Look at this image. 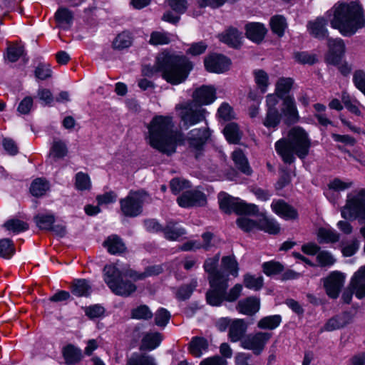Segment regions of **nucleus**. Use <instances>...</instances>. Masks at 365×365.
I'll return each mask as SVG.
<instances>
[{
	"mask_svg": "<svg viewBox=\"0 0 365 365\" xmlns=\"http://www.w3.org/2000/svg\"><path fill=\"white\" fill-rule=\"evenodd\" d=\"M56 20L58 26L63 29L70 28L73 21V14L71 11L66 8H60L55 14Z\"/></svg>",
	"mask_w": 365,
	"mask_h": 365,
	"instance_id": "obj_32",
	"label": "nucleus"
},
{
	"mask_svg": "<svg viewBox=\"0 0 365 365\" xmlns=\"http://www.w3.org/2000/svg\"><path fill=\"white\" fill-rule=\"evenodd\" d=\"M192 68V63L186 57L163 52L157 56L155 66L145 65L143 67L142 74L144 76L151 77L155 73L162 71V76L165 80L171 84L177 85L187 78Z\"/></svg>",
	"mask_w": 365,
	"mask_h": 365,
	"instance_id": "obj_1",
	"label": "nucleus"
},
{
	"mask_svg": "<svg viewBox=\"0 0 365 365\" xmlns=\"http://www.w3.org/2000/svg\"><path fill=\"white\" fill-rule=\"evenodd\" d=\"M15 252L13 242L9 239L0 240V256L5 259H9Z\"/></svg>",
	"mask_w": 365,
	"mask_h": 365,
	"instance_id": "obj_45",
	"label": "nucleus"
},
{
	"mask_svg": "<svg viewBox=\"0 0 365 365\" xmlns=\"http://www.w3.org/2000/svg\"><path fill=\"white\" fill-rule=\"evenodd\" d=\"M173 127L170 117H154L148 125L150 145L168 155L174 153L178 142L183 138L180 133L173 130Z\"/></svg>",
	"mask_w": 365,
	"mask_h": 365,
	"instance_id": "obj_2",
	"label": "nucleus"
},
{
	"mask_svg": "<svg viewBox=\"0 0 365 365\" xmlns=\"http://www.w3.org/2000/svg\"><path fill=\"white\" fill-rule=\"evenodd\" d=\"M341 216L345 219L353 218L365 222V189H361L347 200L341 210Z\"/></svg>",
	"mask_w": 365,
	"mask_h": 365,
	"instance_id": "obj_9",
	"label": "nucleus"
},
{
	"mask_svg": "<svg viewBox=\"0 0 365 365\" xmlns=\"http://www.w3.org/2000/svg\"><path fill=\"white\" fill-rule=\"evenodd\" d=\"M272 207L277 214L286 220H295L298 217L297 210L284 200H278L276 202H273Z\"/></svg>",
	"mask_w": 365,
	"mask_h": 365,
	"instance_id": "obj_25",
	"label": "nucleus"
},
{
	"mask_svg": "<svg viewBox=\"0 0 365 365\" xmlns=\"http://www.w3.org/2000/svg\"><path fill=\"white\" fill-rule=\"evenodd\" d=\"M132 43V37L130 34L123 31L119 34L113 42V47L115 49H123L128 48Z\"/></svg>",
	"mask_w": 365,
	"mask_h": 365,
	"instance_id": "obj_39",
	"label": "nucleus"
},
{
	"mask_svg": "<svg viewBox=\"0 0 365 365\" xmlns=\"http://www.w3.org/2000/svg\"><path fill=\"white\" fill-rule=\"evenodd\" d=\"M73 300V297L71 293L65 290H58L54 294H53L48 301L51 302L56 303H68Z\"/></svg>",
	"mask_w": 365,
	"mask_h": 365,
	"instance_id": "obj_53",
	"label": "nucleus"
},
{
	"mask_svg": "<svg viewBox=\"0 0 365 365\" xmlns=\"http://www.w3.org/2000/svg\"><path fill=\"white\" fill-rule=\"evenodd\" d=\"M210 130L207 127L203 129H193L188 134L190 148L195 152V157L197 159L204 150V145L210 137Z\"/></svg>",
	"mask_w": 365,
	"mask_h": 365,
	"instance_id": "obj_13",
	"label": "nucleus"
},
{
	"mask_svg": "<svg viewBox=\"0 0 365 365\" xmlns=\"http://www.w3.org/2000/svg\"><path fill=\"white\" fill-rule=\"evenodd\" d=\"M311 141L307 132L300 127L292 128L286 138L276 142L275 149L285 163H294L295 154L300 159L305 158L309 152Z\"/></svg>",
	"mask_w": 365,
	"mask_h": 365,
	"instance_id": "obj_3",
	"label": "nucleus"
},
{
	"mask_svg": "<svg viewBox=\"0 0 365 365\" xmlns=\"http://www.w3.org/2000/svg\"><path fill=\"white\" fill-rule=\"evenodd\" d=\"M4 227L7 230L15 234L26 231L29 228V225L26 222L19 219H10L7 220L4 223Z\"/></svg>",
	"mask_w": 365,
	"mask_h": 365,
	"instance_id": "obj_38",
	"label": "nucleus"
},
{
	"mask_svg": "<svg viewBox=\"0 0 365 365\" xmlns=\"http://www.w3.org/2000/svg\"><path fill=\"white\" fill-rule=\"evenodd\" d=\"M317 235L319 243L336 242L339 240V235L335 231L323 227L319 229Z\"/></svg>",
	"mask_w": 365,
	"mask_h": 365,
	"instance_id": "obj_41",
	"label": "nucleus"
},
{
	"mask_svg": "<svg viewBox=\"0 0 365 365\" xmlns=\"http://www.w3.org/2000/svg\"><path fill=\"white\" fill-rule=\"evenodd\" d=\"M63 358L68 365L75 364L83 357L81 351L73 345H68L63 350Z\"/></svg>",
	"mask_w": 365,
	"mask_h": 365,
	"instance_id": "obj_30",
	"label": "nucleus"
},
{
	"mask_svg": "<svg viewBox=\"0 0 365 365\" xmlns=\"http://www.w3.org/2000/svg\"><path fill=\"white\" fill-rule=\"evenodd\" d=\"M280 177L276 183L277 190H281L291 181V176L289 171L285 168H280Z\"/></svg>",
	"mask_w": 365,
	"mask_h": 365,
	"instance_id": "obj_60",
	"label": "nucleus"
},
{
	"mask_svg": "<svg viewBox=\"0 0 365 365\" xmlns=\"http://www.w3.org/2000/svg\"><path fill=\"white\" fill-rule=\"evenodd\" d=\"M283 106L282 111L286 117L285 123L290 125L297 122L299 115L293 98L287 96L283 100Z\"/></svg>",
	"mask_w": 365,
	"mask_h": 365,
	"instance_id": "obj_20",
	"label": "nucleus"
},
{
	"mask_svg": "<svg viewBox=\"0 0 365 365\" xmlns=\"http://www.w3.org/2000/svg\"><path fill=\"white\" fill-rule=\"evenodd\" d=\"M123 269H129L128 265L117 262L115 265L106 266L105 281L116 294L128 296L135 291L136 287L129 281L123 280V277H129L123 273Z\"/></svg>",
	"mask_w": 365,
	"mask_h": 365,
	"instance_id": "obj_5",
	"label": "nucleus"
},
{
	"mask_svg": "<svg viewBox=\"0 0 365 365\" xmlns=\"http://www.w3.org/2000/svg\"><path fill=\"white\" fill-rule=\"evenodd\" d=\"M179 110L181 128L188 129L190 126L204 120L205 110L195 102L188 101L176 106Z\"/></svg>",
	"mask_w": 365,
	"mask_h": 365,
	"instance_id": "obj_8",
	"label": "nucleus"
},
{
	"mask_svg": "<svg viewBox=\"0 0 365 365\" xmlns=\"http://www.w3.org/2000/svg\"><path fill=\"white\" fill-rule=\"evenodd\" d=\"M232 159L236 167L244 174L250 175L252 169L249 165L248 160L241 150H237L232 153Z\"/></svg>",
	"mask_w": 365,
	"mask_h": 365,
	"instance_id": "obj_31",
	"label": "nucleus"
},
{
	"mask_svg": "<svg viewBox=\"0 0 365 365\" xmlns=\"http://www.w3.org/2000/svg\"><path fill=\"white\" fill-rule=\"evenodd\" d=\"M49 189V183L43 178L34 180L30 187L31 193L36 197L43 195Z\"/></svg>",
	"mask_w": 365,
	"mask_h": 365,
	"instance_id": "obj_36",
	"label": "nucleus"
},
{
	"mask_svg": "<svg viewBox=\"0 0 365 365\" xmlns=\"http://www.w3.org/2000/svg\"><path fill=\"white\" fill-rule=\"evenodd\" d=\"M246 36L255 43L262 41L267 32L263 24L259 23H250L245 26Z\"/></svg>",
	"mask_w": 365,
	"mask_h": 365,
	"instance_id": "obj_21",
	"label": "nucleus"
},
{
	"mask_svg": "<svg viewBox=\"0 0 365 365\" xmlns=\"http://www.w3.org/2000/svg\"><path fill=\"white\" fill-rule=\"evenodd\" d=\"M344 277L339 272H333L324 279V286L329 297L336 299L343 287Z\"/></svg>",
	"mask_w": 365,
	"mask_h": 365,
	"instance_id": "obj_16",
	"label": "nucleus"
},
{
	"mask_svg": "<svg viewBox=\"0 0 365 365\" xmlns=\"http://www.w3.org/2000/svg\"><path fill=\"white\" fill-rule=\"evenodd\" d=\"M281 120V114L275 107H269L264 125L267 127H276Z\"/></svg>",
	"mask_w": 365,
	"mask_h": 365,
	"instance_id": "obj_40",
	"label": "nucleus"
},
{
	"mask_svg": "<svg viewBox=\"0 0 365 365\" xmlns=\"http://www.w3.org/2000/svg\"><path fill=\"white\" fill-rule=\"evenodd\" d=\"M169 6L173 11L179 14L185 12L187 8V2L186 0H168Z\"/></svg>",
	"mask_w": 365,
	"mask_h": 365,
	"instance_id": "obj_62",
	"label": "nucleus"
},
{
	"mask_svg": "<svg viewBox=\"0 0 365 365\" xmlns=\"http://www.w3.org/2000/svg\"><path fill=\"white\" fill-rule=\"evenodd\" d=\"M242 289V286L240 284H237L232 289H230L229 292H227V291H225V294H224L223 298L222 299V302L223 301L235 302V300H237L240 296Z\"/></svg>",
	"mask_w": 365,
	"mask_h": 365,
	"instance_id": "obj_57",
	"label": "nucleus"
},
{
	"mask_svg": "<svg viewBox=\"0 0 365 365\" xmlns=\"http://www.w3.org/2000/svg\"><path fill=\"white\" fill-rule=\"evenodd\" d=\"M205 66L210 72L222 73L227 71L230 61L221 54H212L204 60Z\"/></svg>",
	"mask_w": 365,
	"mask_h": 365,
	"instance_id": "obj_17",
	"label": "nucleus"
},
{
	"mask_svg": "<svg viewBox=\"0 0 365 365\" xmlns=\"http://www.w3.org/2000/svg\"><path fill=\"white\" fill-rule=\"evenodd\" d=\"M162 336L159 333H148L141 340L140 349L141 351L154 349L160 344Z\"/></svg>",
	"mask_w": 365,
	"mask_h": 365,
	"instance_id": "obj_29",
	"label": "nucleus"
},
{
	"mask_svg": "<svg viewBox=\"0 0 365 365\" xmlns=\"http://www.w3.org/2000/svg\"><path fill=\"white\" fill-rule=\"evenodd\" d=\"M327 21L324 18H317L314 21L308 24L310 34L318 38H327V30L325 29Z\"/></svg>",
	"mask_w": 365,
	"mask_h": 365,
	"instance_id": "obj_27",
	"label": "nucleus"
},
{
	"mask_svg": "<svg viewBox=\"0 0 365 365\" xmlns=\"http://www.w3.org/2000/svg\"><path fill=\"white\" fill-rule=\"evenodd\" d=\"M170 187L174 194H178L182 190L190 187V185L189 181L176 178L170 181Z\"/></svg>",
	"mask_w": 365,
	"mask_h": 365,
	"instance_id": "obj_56",
	"label": "nucleus"
},
{
	"mask_svg": "<svg viewBox=\"0 0 365 365\" xmlns=\"http://www.w3.org/2000/svg\"><path fill=\"white\" fill-rule=\"evenodd\" d=\"M270 26L272 31L279 36H282L287 26L286 19L282 16H275L271 19Z\"/></svg>",
	"mask_w": 365,
	"mask_h": 365,
	"instance_id": "obj_44",
	"label": "nucleus"
},
{
	"mask_svg": "<svg viewBox=\"0 0 365 365\" xmlns=\"http://www.w3.org/2000/svg\"><path fill=\"white\" fill-rule=\"evenodd\" d=\"M197 286V282L192 280L190 284H185L179 288L177 292V297L181 300H185L190 297Z\"/></svg>",
	"mask_w": 365,
	"mask_h": 365,
	"instance_id": "obj_51",
	"label": "nucleus"
},
{
	"mask_svg": "<svg viewBox=\"0 0 365 365\" xmlns=\"http://www.w3.org/2000/svg\"><path fill=\"white\" fill-rule=\"evenodd\" d=\"M331 25L339 29L342 34L351 36L358 29L365 26L362 8L354 2L338 5L334 9Z\"/></svg>",
	"mask_w": 365,
	"mask_h": 365,
	"instance_id": "obj_4",
	"label": "nucleus"
},
{
	"mask_svg": "<svg viewBox=\"0 0 365 365\" xmlns=\"http://www.w3.org/2000/svg\"><path fill=\"white\" fill-rule=\"evenodd\" d=\"M24 47L19 44H11L7 48V58L11 62L16 61L23 55Z\"/></svg>",
	"mask_w": 365,
	"mask_h": 365,
	"instance_id": "obj_52",
	"label": "nucleus"
},
{
	"mask_svg": "<svg viewBox=\"0 0 365 365\" xmlns=\"http://www.w3.org/2000/svg\"><path fill=\"white\" fill-rule=\"evenodd\" d=\"M177 201L182 207H201L207 204L205 195L198 190L185 191L178 197Z\"/></svg>",
	"mask_w": 365,
	"mask_h": 365,
	"instance_id": "obj_14",
	"label": "nucleus"
},
{
	"mask_svg": "<svg viewBox=\"0 0 365 365\" xmlns=\"http://www.w3.org/2000/svg\"><path fill=\"white\" fill-rule=\"evenodd\" d=\"M108 251L113 255L122 254L126 251V247L122 240L117 235H111L103 242Z\"/></svg>",
	"mask_w": 365,
	"mask_h": 365,
	"instance_id": "obj_28",
	"label": "nucleus"
},
{
	"mask_svg": "<svg viewBox=\"0 0 365 365\" xmlns=\"http://www.w3.org/2000/svg\"><path fill=\"white\" fill-rule=\"evenodd\" d=\"M207 279L210 289L206 293V300L212 306H219L228 287L229 274L221 270L208 276Z\"/></svg>",
	"mask_w": 365,
	"mask_h": 365,
	"instance_id": "obj_6",
	"label": "nucleus"
},
{
	"mask_svg": "<svg viewBox=\"0 0 365 365\" xmlns=\"http://www.w3.org/2000/svg\"><path fill=\"white\" fill-rule=\"evenodd\" d=\"M207 348V341L202 337H194L189 346L190 353L195 357H200L202 351H205Z\"/></svg>",
	"mask_w": 365,
	"mask_h": 365,
	"instance_id": "obj_33",
	"label": "nucleus"
},
{
	"mask_svg": "<svg viewBox=\"0 0 365 365\" xmlns=\"http://www.w3.org/2000/svg\"><path fill=\"white\" fill-rule=\"evenodd\" d=\"M294 58L297 61L303 64L308 63L312 65L317 61L316 55H311L307 52L294 53Z\"/></svg>",
	"mask_w": 365,
	"mask_h": 365,
	"instance_id": "obj_59",
	"label": "nucleus"
},
{
	"mask_svg": "<svg viewBox=\"0 0 365 365\" xmlns=\"http://www.w3.org/2000/svg\"><path fill=\"white\" fill-rule=\"evenodd\" d=\"M327 46L329 51L326 57L327 62L333 65L339 63L345 51L344 41L339 38H328Z\"/></svg>",
	"mask_w": 365,
	"mask_h": 365,
	"instance_id": "obj_15",
	"label": "nucleus"
},
{
	"mask_svg": "<svg viewBox=\"0 0 365 365\" xmlns=\"http://www.w3.org/2000/svg\"><path fill=\"white\" fill-rule=\"evenodd\" d=\"M70 289L71 293L77 297L79 299L76 302V304L85 309L86 314L91 317V307L83 306L82 302L83 298H88L91 293V284L90 280L86 279H75L71 283Z\"/></svg>",
	"mask_w": 365,
	"mask_h": 365,
	"instance_id": "obj_11",
	"label": "nucleus"
},
{
	"mask_svg": "<svg viewBox=\"0 0 365 365\" xmlns=\"http://www.w3.org/2000/svg\"><path fill=\"white\" fill-rule=\"evenodd\" d=\"M350 286L355 290L357 298L362 299L365 297V267H361L354 274Z\"/></svg>",
	"mask_w": 365,
	"mask_h": 365,
	"instance_id": "obj_23",
	"label": "nucleus"
},
{
	"mask_svg": "<svg viewBox=\"0 0 365 365\" xmlns=\"http://www.w3.org/2000/svg\"><path fill=\"white\" fill-rule=\"evenodd\" d=\"M148 195L144 190L131 191L124 199L120 200V210L126 217H135L142 212V206Z\"/></svg>",
	"mask_w": 365,
	"mask_h": 365,
	"instance_id": "obj_10",
	"label": "nucleus"
},
{
	"mask_svg": "<svg viewBox=\"0 0 365 365\" xmlns=\"http://www.w3.org/2000/svg\"><path fill=\"white\" fill-rule=\"evenodd\" d=\"M220 259V253L215 255L213 257L207 259L204 263V269L208 274V276L215 274L220 270L217 269Z\"/></svg>",
	"mask_w": 365,
	"mask_h": 365,
	"instance_id": "obj_50",
	"label": "nucleus"
},
{
	"mask_svg": "<svg viewBox=\"0 0 365 365\" xmlns=\"http://www.w3.org/2000/svg\"><path fill=\"white\" fill-rule=\"evenodd\" d=\"M131 317L136 319H150L153 317V313L148 306L140 305L131 310Z\"/></svg>",
	"mask_w": 365,
	"mask_h": 365,
	"instance_id": "obj_46",
	"label": "nucleus"
},
{
	"mask_svg": "<svg viewBox=\"0 0 365 365\" xmlns=\"http://www.w3.org/2000/svg\"><path fill=\"white\" fill-rule=\"evenodd\" d=\"M51 150L57 158H62L65 156L67 153L66 144L61 140H55L53 142Z\"/></svg>",
	"mask_w": 365,
	"mask_h": 365,
	"instance_id": "obj_63",
	"label": "nucleus"
},
{
	"mask_svg": "<svg viewBox=\"0 0 365 365\" xmlns=\"http://www.w3.org/2000/svg\"><path fill=\"white\" fill-rule=\"evenodd\" d=\"M37 226L41 230H50L54 222V216L52 214H38L35 217Z\"/></svg>",
	"mask_w": 365,
	"mask_h": 365,
	"instance_id": "obj_43",
	"label": "nucleus"
},
{
	"mask_svg": "<svg viewBox=\"0 0 365 365\" xmlns=\"http://www.w3.org/2000/svg\"><path fill=\"white\" fill-rule=\"evenodd\" d=\"M221 264L222 268L227 271L228 273L234 277L238 275V263L235 256H225L222 258Z\"/></svg>",
	"mask_w": 365,
	"mask_h": 365,
	"instance_id": "obj_37",
	"label": "nucleus"
},
{
	"mask_svg": "<svg viewBox=\"0 0 365 365\" xmlns=\"http://www.w3.org/2000/svg\"><path fill=\"white\" fill-rule=\"evenodd\" d=\"M255 79L259 88L262 93H264L268 85V75L263 70L255 71Z\"/></svg>",
	"mask_w": 365,
	"mask_h": 365,
	"instance_id": "obj_55",
	"label": "nucleus"
},
{
	"mask_svg": "<svg viewBox=\"0 0 365 365\" xmlns=\"http://www.w3.org/2000/svg\"><path fill=\"white\" fill-rule=\"evenodd\" d=\"M259 299L256 297H249L238 302L236 309L240 313L252 316L259 309Z\"/></svg>",
	"mask_w": 365,
	"mask_h": 365,
	"instance_id": "obj_19",
	"label": "nucleus"
},
{
	"mask_svg": "<svg viewBox=\"0 0 365 365\" xmlns=\"http://www.w3.org/2000/svg\"><path fill=\"white\" fill-rule=\"evenodd\" d=\"M354 82L356 87L365 95V73L362 71L354 73Z\"/></svg>",
	"mask_w": 365,
	"mask_h": 365,
	"instance_id": "obj_64",
	"label": "nucleus"
},
{
	"mask_svg": "<svg viewBox=\"0 0 365 365\" xmlns=\"http://www.w3.org/2000/svg\"><path fill=\"white\" fill-rule=\"evenodd\" d=\"M163 270L160 265H153L147 267L142 273H138L130 269H123V272L125 275H128L129 277L133 280H143L148 277L158 275L163 272Z\"/></svg>",
	"mask_w": 365,
	"mask_h": 365,
	"instance_id": "obj_22",
	"label": "nucleus"
},
{
	"mask_svg": "<svg viewBox=\"0 0 365 365\" xmlns=\"http://www.w3.org/2000/svg\"><path fill=\"white\" fill-rule=\"evenodd\" d=\"M37 96L44 106L51 105L54 101L51 91L46 88H39Z\"/></svg>",
	"mask_w": 365,
	"mask_h": 365,
	"instance_id": "obj_61",
	"label": "nucleus"
},
{
	"mask_svg": "<svg viewBox=\"0 0 365 365\" xmlns=\"http://www.w3.org/2000/svg\"><path fill=\"white\" fill-rule=\"evenodd\" d=\"M184 229L176 228L172 223L168 224L164 229L165 237L170 240H175L185 234Z\"/></svg>",
	"mask_w": 365,
	"mask_h": 365,
	"instance_id": "obj_54",
	"label": "nucleus"
},
{
	"mask_svg": "<svg viewBox=\"0 0 365 365\" xmlns=\"http://www.w3.org/2000/svg\"><path fill=\"white\" fill-rule=\"evenodd\" d=\"M241 35L242 34L237 29L230 27L219 35V38L221 41L233 48H237L241 43Z\"/></svg>",
	"mask_w": 365,
	"mask_h": 365,
	"instance_id": "obj_26",
	"label": "nucleus"
},
{
	"mask_svg": "<svg viewBox=\"0 0 365 365\" xmlns=\"http://www.w3.org/2000/svg\"><path fill=\"white\" fill-rule=\"evenodd\" d=\"M293 80L290 78H281L276 84V95L278 98H284L285 95L289 92L293 85Z\"/></svg>",
	"mask_w": 365,
	"mask_h": 365,
	"instance_id": "obj_35",
	"label": "nucleus"
},
{
	"mask_svg": "<svg viewBox=\"0 0 365 365\" xmlns=\"http://www.w3.org/2000/svg\"><path fill=\"white\" fill-rule=\"evenodd\" d=\"M271 337V334L257 332L248 334L242 339L240 345L245 349L252 350L255 355H259L264 350L266 343Z\"/></svg>",
	"mask_w": 365,
	"mask_h": 365,
	"instance_id": "obj_12",
	"label": "nucleus"
},
{
	"mask_svg": "<svg viewBox=\"0 0 365 365\" xmlns=\"http://www.w3.org/2000/svg\"><path fill=\"white\" fill-rule=\"evenodd\" d=\"M192 100L197 106L202 108L204 105H208L216 98L215 90L212 86H202L195 89L192 93Z\"/></svg>",
	"mask_w": 365,
	"mask_h": 365,
	"instance_id": "obj_18",
	"label": "nucleus"
},
{
	"mask_svg": "<svg viewBox=\"0 0 365 365\" xmlns=\"http://www.w3.org/2000/svg\"><path fill=\"white\" fill-rule=\"evenodd\" d=\"M244 284L247 288L259 290L263 286V278L262 277H255L247 274L244 277Z\"/></svg>",
	"mask_w": 365,
	"mask_h": 365,
	"instance_id": "obj_49",
	"label": "nucleus"
},
{
	"mask_svg": "<svg viewBox=\"0 0 365 365\" xmlns=\"http://www.w3.org/2000/svg\"><path fill=\"white\" fill-rule=\"evenodd\" d=\"M247 324L245 321H232L229 325L228 336L231 341L236 342L244 339Z\"/></svg>",
	"mask_w": 365,
	"mask_h": 365,
	"instance_id": "obj_24",
	"label": "nucleus"
},
{
	"mask_svg": "<svg viewBox=\"0 0 365 365\" xmlns=\"http://www.w3.org/2000/svg\"><path fill=\"white\" fill-rule=\"evenodd\" d=\"M263 272L267 276L276 275L282 272L284 267L278 262L270 261L262 264Z\"/></svg>",
	"mask_w": 365,
	"mask_h": 365,
	"instance_id": "obj_47",
	"label": "nucleus"
},
{
	"mask_svg": "<svg viewBox=\"0 0 365 365\" xmlns=\"http://www.w3.org/2000/svg\"><path fill=\"white\" fill-rule=\"evenodd\" d=\"M317 260L322 267L331 266L335 262L334 257L327 251H320L317 256Z\"/></svg>",
	"mask_w": 365,
	"mask_h": 365,
	"instance_id": "obj_58",
	"label": "nucleus"
},
{
	"mask_svg": "<svg viewBox=\"0 0 365 365\" xmlns=\"http://www.w3.org/2000/svg\"><path fill=\"white\" fill-rule=\"evenodd\" d=\"M126 365H156L154 359L146 354H134L128 359Z\"/></svg>",
	"mask_w": 365,
	"mask_h": 365,
	"instance_id": "obj_42",
	"label": "nucleus"
},
{
	"mask_svg": "<svg viewBox=\"0 0 365 365\" xmlns=\"http://www.w3.org/2000/svg\"><path fill=\"white\" fill-rule=\"evenodd\" d=\"M260 227L267 232L272 235H277L279 232V226L273 220L264 217L260 221Z\"/></svg>",
	"mask_w": 365,
	"mask_h": 365,
	"instance_id": "obj_48",
	"label": "nucleus"
},
{
	"mask_svg": "<svg viewBox=\"0 0 365 365\" xmlns=\"http://www.w3.org/2000/svg\"><path fill=\"white\" fill-rule=\"evenodd\" d=\"M223 133L229 143L237 144L240 142V132L237 124L235 123H228L225 127Z\"/></svg>",
	"mask_w": 365,
	"mask_h": 365,
	"instance_id": "obj_34",
	"label": "nucleus"
},
{
	"mask_svg": "<svg viewBox=\"0 0 365 365\" xmlns=\"http://www.w3.org/2000/svg\"><path fill=\"white\" fill-rule=\"evenodd\" d=\"M219 200L220 208L226 214L233 211L237 215H255L259 211L257 205L247 204L224 192L219 195Z\"/></svg>",
	"mask_w": 365,
	"mask_h": 365,
	"instance_id": "obj_7",
	"label": "nucleus"
}]
</instances>
